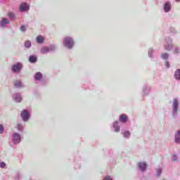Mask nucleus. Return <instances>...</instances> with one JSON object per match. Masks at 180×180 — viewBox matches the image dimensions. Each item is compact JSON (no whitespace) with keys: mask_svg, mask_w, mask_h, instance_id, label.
I'll return each mask as SVG.
<instances>
[{"mask_svg":"<svg viewBox=\"0 0 180 180\" xmlns=\"http://www.w3.org/2000/svg\"><path fill=\"white\" fill-rule=\"evenodd\" d=\"M37 44H43L44 43V37L41 35H39L36 38Z\"/></svg>","mask_w":180,"mask_h":180,"instance_id":"19","label":"nucleus"},{"mask_svg":"<svg viewBox=\"0 0 180 180\" xmlns=\"http://www.w3.org/2000/svg\"><path fill=\"white\" fill-rule=\"evenodd\" d=\"M34 79L37 82H40V85H41V86H44L47 84V82L41 81V79H43V74L40 72H37L35 73L34 76Z\"/></svg>","mask_w":180,"mask_h":180,"instance_id":"6","label":"nucleus"},{"mask_svg":"<svg viewBox=\"0 0 180 180\" xmlns=\"http://www.w3.org/2000/svg\"><path fill=\"white\" fill-rule=\"evenodd\" d=\"M112 128L115 133H120V122L117 120H115L112 124Z\"/></svg>","mask_w":180,"mask_h":180,"instance_id":"9","label":"nucleus"},{"mask_svg":"<svg viewBox=\"0 0 180 180\" xmlns=\"http://www.w3.org/2000/svg\"><path fill=\"white\" fill-rule=\"evenodd\" d=\"M49 51H56L57 50V46L56 44H51L48 46Z\"/></svg>","mask_w":180,"mask_h":180,"instance_id":"26","label":"nucleus"},{"mask_svg":"<svg viewBox=\"0 0 180 180\" xmlns=\"http://www.w3.org/2000/svg\"><path fill=\"white\" fill-rule=\"evenodd\" d=\"M150 91H151V86L148 84H144L142 91H143V96L146 95H148L150 94Z\"/></svg>","mask_w":180,"mask_h":180,"instance_id":"12","label":"nucleus"},{"mask_svg":"<svg viewBox=\"0 0 180 180\" xmlns=\"http://www.w3.org/2000/svg\"><path fill=\"white\" fill-rule=\"evenodd\" d=\"M8 16L11 20H15V19L16 18V15H15V13H13V12H11V11L8 12Z\"/></svg>","mask_w":180,"mask_h":180,"instance_id":"25","label":"nucleus"},{"mask_svg":"<svg viewBox=\"0 0 180 180\" xmlns=\"http://www.w3.org/2000/svg\"><path fill=\"white\" fill-rule=\"evenodd\" d=\"M137 167L141 172H146L147 171V163L145 162H139Z\"/></svg>","mask_w":180,"mask_h":180,"instance_id":"11","label":"nucleus"},{"mask_svg":"<svg viewBox=\"0 0 180 180\" xmlns=\"http://www.w3.org/2000/svg\"><path fill=\"white\" fill-rule=\"evenodd\" d=\"M11 141L13 144H19L22 141V135L18 132L13 133L11 136Z\"/></svg>","mask_w":180,"mask_h":180,"instance_id":"5","label":"nucleus"},{"mask_svg":"<svg viewBox=\"0 0 180 180\" xmlns=\"http://www.w3.org/2000/svg\"><path fill=\"white\" fill-rule=\"evenodd\" d=\"M22 179V174L17 172L14 176L15 180H20Z\"/></svg>","mask_w":180,"mask_h":180,"instance_id":"30","label":"nucleus"},{"mask_svg":"<svg viewBox=\"0 0 180 180\" xmlns=\"http://www.w3.org/2000/svg\"><path fill=\"white\" fill-rule=\"evenodd\" d=\"M5 129L4 128V125L0 124V134H2L4 133Z\"/></svg>","mask_w":180,"mask_h":180,"instance_id":"35","label":"nucleus"},{"mask_svg":"<svg viewBox=\"0 0 180 180\" xmlns=\"http://www.w3.org/2000/svg\"><path fill=\"white\" fill-rule=\"evenodd\" d=\"M20 32H22V33H25V32H26V30H27V28L26 27V25H21L20 27Z\"/></svg>","mask_w":180,"mask_h":180,"instance_id":"31","label":"nucleus"},{"mask_svg":"<svg viewBox=\"0 0 180 180\" xmlns=\"http://www.w3.org/2000/svg\"><path fill=\"white\" fill-rule=\"evenodd\" d=\"M7 25H9V20L6 18H3L1 20H0V27H6Z\"/></svg>","mask_w":180,"mask_h":180,"instance_id":"15","label":"nucleus"},{"mask_svg":"<svg viewBox=\"0 0 180 180\" xmlns=\"http://www.w3.org/2000/svg\"><path fill=\"white\" fill-rule=\"evenodd\" d=\"M174 77L175 79H176V81H180V69H177L174 72Z\"/></svg>","mask_w":180,"mask_h":180,"instance_id":"23","label":"nucleus"},{"mask_svg":"<svg viewBox=\"0 0 180 180\" xmlns=\"http://www.w3.org/2000/svg\"><path fill=\"white\" fill-rule=\"evenodd\" d=\"M24 46L25 49H30V47H32V41H30V40L25 41Z\"/></svg>","mask_w":180,"mask_h":180,"instance_id":"27","label":"nucleus"},{"mask_svg":"<svg viewBox=\"0 0 180 180\" xmlns=\"http://www.w3.org/2000/svg\"><path fill=\"white\" fill-rule=\"evenodd\" d=\"M161 174H162V169H156V173L155 174V176H161Z\"/></svg>","mask_w":180,"mask_h":180,"instance_id":"28","label":"nucleus"},{"mask_svg":"<svg viewBox=\"0 0 180 180\" xmlns=\"http://www.w3.org/2000/svg\"><path fill=\"white\" fill-rule=\"evenodd\" d=\"M173 39L170 37H166L165 38L164 49L167 51H171L174 49V44H172Z\"/></svg>","mask_w":180,"mask_h":180,"instance_id":"3","label":"nucleus"},{"mask_svg":"<svg viewBox=\"0 0 180 180\" xmlns=\"http://www.w3.org/2000/svg\"><path fill=\"white\" fill-rule=\"evenodd\" d=\"M41 54H48V53H50L49 51V46H43L40 49Z\"/></svg>","mask_w":180,"mask_h":180,"instance_id":"21","label":"nucleus"},{"mask_svg":"<svg viewBox=\"0 0 180 180\" xmlns=\"http://www.w3.org/2000/svg\"><path fill=\"white\" fill-rule=\"evenodd\" d=\"M22 68L23 64L20 62H18L12 65L11 71L12 72H14V74H19V72L22 71Z\"/></svg>","mask_w":180,"mask_h":180,"instance_id":"4","label":"nucleus"},{"mask_svg":"<svg viewBox=\"0 0 180 180\" xmlns=\"http://www.w3.org/2000/svg\"><path fill=\"white\" fill-rule=\"evenodd\" d=\"M154 49L153 48H149L148 51V57L150 58V60H154Z\"/></svg>","mask_w":180,"mask_h":180,"instance_id":"16","label":"nucleus"},{"mask_svg":"<svg viewBox=\"0 0 180 180\" xmlns=\"http://www.w3.org/2000/svg\"><path fill=\"white\" fill-rule=\"evenodd\" d=\"M13 99L15 101V102H17V103H19L22 102V95H20V93H15L13 95Z\"/></svg>","mask_w":180,"mask_h":180,"instance_id":"14","label":"nucleus"},{"mask_svg":"<svg viewBox=\"0 0 180 180\" xmlns=\"http://www.w3.org/2000/svg\"><path fill=\"white\" fill-rule=\"evenodd\" d=\"M122 134L124 139H130L131 134H130V131H124L122 132Z\"/></svg>","mask_w":180,"mask_h":180,"instance_id":"24","label":"nucleus"},{"mask_svg":"<svg viewBox=\"0 0 180 180\" xmlns=\"http://www.w3.org/2000/svg\"><path fill=\"white\" fill-rule=\"evenodd\" d=\"M172 161H174V162L178 161V156H176V155H173L172 158Z\"/></svg>","mask_w":180,"mask_h":180,"instance_id":"34","label":"nucleus"},{"mask_svg":"<svg viewBox=\"0 0 180 180\" xmlns=\"http://www.w3.org/2000/svg\"><path fill=\"white\" fill-rule=\"evenodd\" d=\"M6 166V164H5L4 162H0V168H5Z\"/></svg>","mask_w":180,"mask_h":180,"instance_id":"37","label":"nucleus"},{"mask_svg":"<svg viewBox=\"0 0 180 180\" xmlns=\"http://www.w3.org/2000/svg\"><path fill=\"white\" fill-rule=\"evenodd\" d=\"M171 9H172V5L171 4V1H167L165 2L163 4V11L165 13H168L169 12H171Z\"/></svg>","mask_w":180,"mask_h":180,"instance_id":"8","label":"nucleus"},{"mask_svg":"<svg viewBox=\"0 0 180 180\" xmlns=\"http://www.w3.org/2000/svg\"><path fill=\"white\" fill-rule=\"evenodd\" d=\"M63 43L65 49L71 50V49H72V47H74V45L75 44V41L74 40V38L72 37L66 36L63 38Z\"/></svg>","mask_w":180,"mask_h":180,"instance_id":"2","label":"nucleus"},{"mask_svg":"<svg viewBox=\"0 0 180 180\" xmlns=\"http://www.w3.org/2000/svg\"><path fill=\"white\" fill-rule=\"evenodd\" d=\"M174 141L177 144H180V130L176 131L174 137Z\"/></svg>","mask_w":180,"mask_h":180,"instance_id":"20","label":"nucleus"},{"mask_svg":"<svg viewBox=\"0 0 180 180\" xmlns=\"http://www.w3.org/2000/svg\"><path fill=\"white\" fill-rule=\"evenodd\" d=\"M180 48L179 46H175L173 49V54H179Z\"/></svg>","mask_w":180,"mask_h":180,"instance_id":"29","label":"nucleus"},{"mask_svg":"<svg viewBox=\"0 0 180 180\" xmlns=\"http://www.w3.org/2000/svg\"><path fill=\"white\" fill-rule=\"evenodd\" d=\"M28 61H30L31 64H36V63H37V56L35 55L30 56Z\"/></svg>","mask_w":180,"mask_h":180,"instance_id":"17","label":"nucleus"},{"mask_svg":"<svg viewBox=\"0 0 180 180\" xmlns=\"http://www.w3.org/2000/svg\"><path fill=\"white\" fill-rule=\"evenodd\" d=\"M179 112V99L174 98L172 105V116L174 119H176Z\"/></svg>","mask_w":180,"mask_h":180,"instance_id":"1","label":"nucleus"},{"mask_svg":"<svg viewBox=\"0 0 180 180\" xmlns=\"http://www.w3.org/2000/svg\"><path fill=\"white\" fill-rule=\"evenodd\" d=\"M165 65L166 68H169V67H170L169 62L166 61L165 63Z\"/></svg>","mask_w":180,"mask_h":180,"instance_id":"38","label":"nucleus"},{"mask_svg":"<svg viewBox=\"0 0 180 180\" xmlns=\"http://www.w3.org/2000/svg\"><path fill=\"white\" fill-rule=\"evenodd\" d=\"M127 120H129V116L126 114H122L119 117V121L120 123H127Z\"/></svg>","mask_w":180,"mask_h":180,"instance_id":"13","label":"nucleus"},{"mask_svg":"<svg viewBox=\"0 0 180 180\" xmlns=\"http://www.w3.org/2000/svg\"><path fill=\"white\" fill-rule=\"evenodd\" d=\"M160 58L167 61V60L169 58V54H168V53H162L160 54Z\"/></svg>","mask_w":180,"mask_h":180,"instance_id":"22","label":"nucleus"},{"mask_svg":"<svg viewBox=\"0 0 180 180\" xmlns=\"http://www.w3.org/2000/svg\"><path fill=\"white\" fill-rule=\"evenodd\" d=\"M30 8V6H29V4H27V3L22 2L20 5L19 10H20V12H21V13L27 12V11H29Z\"/></svg>","mask_w":180,"mask_h":180,"instance_id":"10","label":"nucleus"},{"mask_svg":"<svg viewBox=\"0 0 180 180\" xmlns=\"http://www.w3.org/2000/svg\"><path fill=\"white\" fill-rule=\"evenodd\" d=\"M170 33H172V34H176V30H175V28H174V27H171Z\"/></svg>","mask_w":180,"mask_h":180,"instance_id":"33","label":"nucleus"},{"mask_svg":"<svg viewBox=\"0 0 180 180\" xmlns=\"http://www.w3.org/2000/svg\"><path fill=\"white\" fill-rule=\"evenodd\" d=\"M103 180H113V177L111 176H107Z\"/></svg>","mask_w":180,"mask_h":180,"instance_id":"36","label":"nucleus"},{"mask_svg":"<svg viewBox=\"0 0 180 180\" xmlns=\"http://www.w3.org/2000/svg\"><path fill=\"white\" fill-rule=\"evenodd\" d=\"M14 86L15 88H24L25 87V85L23 84V83H22L21 81L20 80H15L14 82Z\"/></svg>","mask_w":180,"mask_h":180,"instance_id":"18","label":"nucleus"},{"mask_svg":"<svg viewBox=\"0 0 180 180\" xmlns=\"http://www.w3.org/2000/svg\"><path fill=\"white\" fill-rule=\"evenodd\" d=\"M20 117L23 122H29V119H30L29 110L24 109L20 113Z\"/></svg>","mask_w":180,"mask_h":180,"instance_id":"7","label":"nucleus"},{"mask_svg":"<svg viewBox=\"0 0 180 180\" xmlns=\"http://www.w3.org/2000/svg\"><path fill=\"white\" fill-rule=\"evenodd\" d=\"M17 129H18V131H23V125H22L21 124H18L17 125Z\"/></svg>","mask_w":180,"mask_h":180,"instance_id":"32","label":"nucleus"},{"mask_svg":"<svg viewBox=\"0 0 180 180\" xmlns=\"http://www.w3.org/2000/svg\"><path fill=\"white\" fill-rule=\"evenodd\" d=\"M176 1V2H179L180 1V0H175Z\"/></svg>","mask_w":180,"mask_h":180,"instance_id":"40","label":"nucleus"},{"mask_svg":"<svg viewBox=\"0 0 180 180\" xmlns=\"http://www.w3.org/2000/svg\"><path fill=\"white\" fill-rule=\"evenodd\" d=\"M89 89H94V88H91V86H89Z\"/></svg>","mask_w":180,"mask_h":180,"instance_id":"39","label":"nucleus"}]
</instances>
